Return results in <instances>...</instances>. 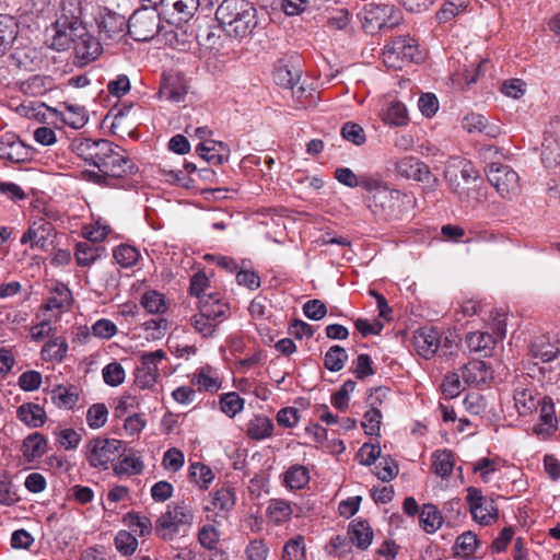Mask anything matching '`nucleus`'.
I'll return each mask as SVG.
<instances>
[{"instance_id": "nucleus-21", "label": "nucleus", "mask_w": 560, "mask_h": 560, "mask_svg": "<svg viewBox=\"0 0 560 560\" xmlns=\"http://www.w3.org/2000/svg\"><path fill=\"white\" fill-rule=\"evenodd\" d=\"M465 342L470 351L489 357L495 347V339L489 332L472 331L466 335Z\"/></svg>"}, {"instance_id": "nucleus-50", "label": "nucleus", "mask_w": 560, "mask_h": 560, "mask_svg": "<svg viewBox=\"0 0 560 560\" xmlns=\"http://www.w3.org/2000/svg\"><path fill=\"white\" fill-rule=\"evenodd\" d=\"M515 407L521 416H527L537 408L538 401L527 389H516L514 393Z\"/></svg>"}, {"instance_id": "nucleus-5", "label": "nucleus", "mask_w": 560, "mask_h": 560, "mask_svg": "<svg viewBox=\"0 0 560 560\" xmlns=\"http://www.w3.org/2000/svg\"><path fill=\"white\" fill-rule=\"evenodd\" d=\"M159 4L142 7L128 18V34L137 42H148L154 38L162 28Z\"/></svg>"}, {"instance_id": "nucleus-58", "label": "nucleus", "mask_w": 560, "mask_h": 560, "mask_svg": "<svg viewBox=\"0 0 560 560\" xmlns=\"http://www.w3.org/2000/svg\"><path fill=\"white\" fill-rule=\"evenodd\" d=\"M139 256L140 255L137 248L131 245H119L114 250V258L120 266L125 268L136 265Z\"/></svg>"}, {"instance_id": "nucleus-47", "label": "nucleus", "mask_w": 560, "mask_h": 560, "mask_svg": "<svg viewBox=\"0 0 560 560\" xmlns=\"http://www.w3.org/2000/svg\"><path fill=\"white\" fill-rule=\"evenodd\" d=\"M195 381L200 390L217 392L221 387L219 377L213 374V370L210 366L200 369L195 374Z\"/></svg>"}, {"instance_id": "nucleus-3", "label": "nucleus", "mask_w": 560, "mask_h": 560, "mask_svg": "<svg viewBox=\"0 0 560 560\" xmlns=\"http://www.w3.org/2000/svg\"><path fill=\"white\" fill-rule=\"evenodd\" d=\"M215 20L226 36L243 39L258 26L257 9L248 0H223L215 10Z\"/></svg>"}, {"instance_id": "nucleus-20", "label": "nucleus", "mask_w": 560, "mask_h": 560, "mask_svg": "<svg viewBox=\"0 0 560 560\" xmlns=\"http://www.w3.org/2000/svg\"><path fill=\"white\" fill-rule=\"evenodd\" d=\"M198 310L200 313L205 312V315H207L206 317L220 324L224 318H226L229 305L215 294H208L202 295L199 300Z\"/></svg>"}, {"instance_id": "nucleus-60", "label": "nucleus", "mask_w": 560, "mask_h": 560, "mask_svg": "<svg viewBox=\"0 0 560 560\" xmlns=\"http://www.w3.org/2000/svg\"><path fill=\"white\" fill-rule=\"evenodd\" d=\"M283 560H303L305 557L304 539L301 536L290 539L283 547Z\"/></svg>"}, {"instance_id": "nucleus-61", "label": "nucleus", "mask_w": 560, "mask_h": 560, "mask_svg": "<svg viewBox=\"0 0 560 560\" xmlns=\"http://www.w3.org/2000/svg\"><path fill=\"white\" fill-rule=\"evenodd\" d=\"M341 136L345 140L352 142L355 145H361L366 140L364 129L359 124L351 121L343 124L341 128Z\"/></svg>"}, {"instance_id": "nucleus-45", "label": "nucleus", "mask_w": 560, "mask_h": 560, "mask_svg": "<svg viewBox=\"0 0 560 560\" xmlns=\"http://www.w3.org/2000/svg\"><path fill=\"white\" fill-rule=\"evenodd\" d=\"M383 121L392 126H404L408 121L406 106L400 102H392L383 114Z\"/></svg>"}, {"instance_id": "nucleus-40", "label": "nucleus", "mask_w": 560, "mask_h": 560, "mask_svg": "<svg viewBox=\"0 0 560 560\" xmlns=\"http://www.w3.org/2000/svg\"><path fill=\"white\" fill-rule=\"evenodd\" d=\"M479 540L477 535L470 530H467L456 538L453 547L455 557H470L477 549Z\"/></svg>"}, {"instance_id": "nucleus-29", "label": "nucleus", "mask_w": 560, "mask_h": 560, "mask_svg": "<svg viewBox=\"0 0 560 560\" xmlns=\"http://www.w3.org/2000/svg\"><path fill=\"white\" fill-rule=\"evenodd\" d=\"M530 353L541 362H550L559 354V348L549 337L540 336L532 342Z\"/></svg>"}, {"instance_id": "nucleus-26", "label": "nucleus", "mask_w": 560, "mask_h": 560, "mask_svg": "<svg viewBox=\"0 0 560 560\" xmlns=\"http://www.w3.org/2000/svg\"><path fill=\"white\" fill-rule=\"evenodd\" d=\"M273 422L266 416L258 415L250 419L246 424V434L252 440L268 439L273 433Z\"/></svg>"}, {"instance_id": "nucleus-9", "label": "nucleus", "mask_w": 560, "mask_h": 560, "mask_svg": "<svg viewBox=\"0 0 560 560\" xmlns=\"http://www.w3.org/2000/svg\"><path fill=\"white\" fill-rule=\"evenodd\" d=\"M218 0H161L159 7L170 23L188 22L200 9L209 12Z\"/></svg>"}, {"instance_id": "nucleus-63", "label": "nucleus", "mask_w": 560, "mask_h": 560, "mask_svg": "<svg viewBox=\"0 0 560 560\" xmlns=\"http://www.w3.org/2000/svg\"><path fill=\"white\" fill-rule=\"evenodd\" d=\"M220 539V534L212 525H205L198 533L200 545L209 550H214Z\"/></svg>"}, {"instance_id": "nucleus-25", "label": "nucleus", "mask_w": 560, "mask_h": 560, "mask_svg": "<svg viewBox=\"0 0 560 560\" xmlns=\"http://www.w3.org/2000/svg\"><path fill=\"white\" fill-rule=\"evenodd\" d=\"M348 535L351 542L362 550L368 549L373 539V532L366 521H352Z\"/></svg>"}, {"instance_id": "nucleus-4", "label": "nucleus", "mask_w": 560, "mask_h": 560, "mask_svg": "<svg viewBox=\"0 0 560 560\" xmlns=\"http://www.w3.org/2000/svg\"><path fill=\"white\" fill-rule=\"evenodd\" d=\"M128 8L117 4V8L100 5L95 14V24L100 39L103 42L117 40L128 31Z\"/></svg>"}, {"instance_id": "nucleus-30", "label": "nucleus", "mask_w": 560, "mask_h": 560, "mask_svg": "<svg viewBox=\"0 0 560 560\" xmlns=\"http://www.w3.org/2000/svg\"><path fill=\"white\" fill-rule=\"evenodd\" d=\"M467 502L474 518L480 524L488 525L495 520L494 514L482 513V501L485 500L479 489L470 487L467 489Z\"/></svg>"}, {"instance_id": "nucleus-33", "label": "nucleus", "mask_w": 560, "mask_h": 560, "mask_svg": "<svg viewBox=\"0 0 560 560\" xmlns=\"http://www.w3.org/2000/svg\"><path fill=\"white\" fill-rule=\"evenodd\" d=\"M236 503L234 489L229 486H222L211 493L212 510L230 512Z\"/></svg>"}, {"instance_id": "nucleus-18", "label": "nucleus", "mask_w": 560, "mask_h": 560, "mask_svg": "<svg viewBox=\"0 0 560 560\" xmlns=\"http://www.w3.org/2000/svg\"><path fill=\"white\" fill-rule=\"evenodd\" d=\"M0 159L21 163L28 159L27 147L14 133H5L0 138Z\"/></svg>"}, {"instance_id": "nucleus-54", "label": "nucleus", "mask_w": 560, "mask_h": 560, "mask_svg": "<svg viewBox=\"0 0 560 560\" xmlns=\"http://www.w3.org/2000/svg\"><path fill=\"white\" fill-rule=\"evenodd\" d=\"M382 412L378 408H370L365 411L363 416V421L361 422V427L363 428L365 434L368 435H380L381 423H382Z\"/></svg>"}, {"instance_id": "nucleus-6", "label": "nucleus", "mask_w": 560, "mask_h": 560, "mask_svg": "<svg viewBox=\"0 0 560 560\" xmlns=\"http://www.w3.org/2000/svg\"><path fill=\"white\" fill-rule=\"evenodd\" d=\"M194 520L189 504L182 501L174 505H167V510L156 521L154 530L164 540H172L182 526H190Z\"/></svg>"}, {"instance_id": "nucleus-11", "label": "nucleus", "mask_w": 560, "mask_h": 560, "mask_svg": "<svg viewBox=\"0 0 560 560\" xmlns=\"http://www.w3.org/2000/svg\"><path fill=\"white\" fill-rule=\"evenodd\" d=\"M121 441L95 438L88 445L86 459L94 468L107 469L108 464L120 456Z\"/></svg>"}, {"instance_id": "nucleus-2", "label": "nucleus", "mask_w": 560, "mask_h": 560, "mask_svg": "<svg viewBox=\"0 0 560 560\" xmlns=\"http://www.w3.org/2000/svg\"><path fill=\"white\" fill-rule=\"evenodd\" d=\"M362 184L363 189L370 194L366 199L369 209L384 221L400 219L407 208L416 201L412 195L389 188L378 177L365 179Z\"/></svg>"}, {"instance_id": "nucleus-14", "label": "nucleus", "mask_w": 560, "mask_h": 560, "mask_svg": "<svg viewBox=\"0 0 560 560\" xmlns=\"http://www.w3.org/2000/svg\"><path fill=\"white\" fill-rule=\"evenodd\" d=\"M81 25V21L78 16L72 14V19L68 20L58 19L55 23V34L51 36L49 47L57 50L63 51L70 48V46L75 43L77 34L79 31H74V28H79Z\"/></svg>"}, {"instance_id": "nucleus-12", "label": "nucleus", "mask_w": 560, "mask_h": 560, "mask_svg": "<svg viewBox=\"0 0 560 560\" xmlns=\"http://www.w3.org/2000/svg\"><path fill=\"white\" fill-rule=\"evenodd\" d=\"M165 358L166 353L161 349L142 353L141 363L135 371V384L142 389L153 387L159 377V363Z\"/></svg>"}, {"instance_id": "nucleus-16", "label": "nucleus", "mask_w": 560, "mask_h": 560, "mask_svg": "<svg viewBox=\"0 0 560 560\" xmlns=\"http://www.w3.org/2000/svg\"><path fill=\"white\" fill-rule=\"evenodd\" d=\"M396 171L402 177L428 183L432 187L436 186L438 178L430 172L429 166L415 156H405L396 163Z\"/></svg>"}, {"instance_id": "nucleus-49", "label": "nucleus", "mask_w": 560, "mask_h": 560, "mask_svg": "<svg viewBox=\"0 0 560 560\" xmlns=\"http://www.w3.org/2000/svg\"><path fill=\"white\" fill-rule=\"evenodd\" d=\"M206 316L207 315H205V312H198L197 314L190 317V324L198 334H200L205 338H209L214 335L219 324L218 322H213L212 319Z\"/></svg>"}, {"instance_id": "nucleus-8", "label": "nucleus", "mask_w": 560, "mask_h": 560, "mask_svg": "<svg viewBox=\"0 0 560 560\" xmlns=\"http://www.w3.org/2000/svg\"><path fill=\"white\" fill-rule=\"evenodd\" d=\"M401 19L400 11L392 4L370 3L361 13L363 28L370 34L393 28L400 23Z\"/></svg>"}, {"instance_id": "nucleus-41", "label": "nucleus", "mask_w": 560, "mask_h": 560, "mask_svg": "<svg viewBox=\"0 0 560 560\" xmlns=\"http://www.w3.org/2000/svg\"><path fill=\"white\" fill-rule=\"evenodd\" d=\"M347 360V351L342 347L335 345L330 347L325 353L324 365L331 372H338L343 369Z\"/></svg>"}, {"instance_id": "nucleus-36", "label": "nucleus", "mask_w": 560, "mask_h": 560, "mask_svg": "<svg viewBox=\"0 0 560 560\" xmlns=\"http://www.w3.org/2000/svg\"><path fill=\"white\" fill-rule=\"evenodd\" d=\"M68 352L67 340L62 337L47 341L42 348V358L45 361L61 362Z\"/></svg>"}, {"instance_id": "nucleus-37", "label": "nucleus", "mask_w": 560, "mask_h": 560, "mask_svg": "<svg viewBox=\"0 0 560 560\" xmlns=\"http://www.w3.org/2000/svg\"><path fill=\"white\" fill-rule=\"evenodd\" d=\"M293 508L283 499H272L267 508V515L275 524H282L291 518Z\"/></svg>"}, {"instance_id": "nucleus-52", "label": "nucleus", "mask_w": 560, "mask_h": 560, "mask_svg": "<svg viewBox=\"0 0 560 560\" xmlns=\"http://www.w3.org/2000/svg\"><path fill=\"white\" fill-rule=\"evenodd\" d=\"M143 470V463L139 457L133 455L125 456L117 465L114 466V472L117 476L138 475Z\"/></svg>"}, {"instance_id": "nucleus-24", "label": "nucleus", "mask_w": 560, "mask_h": 560, "mask_svg": "<svg viewBox=\"0 0 560 560\" xmlns=\"http://www.w3.org/2000/svg\"><path fill=\"white\" fill-rule=\"evenodd\" d=\"M462 377L467 384L479 386L491 378V373L483 361L476 360L464 366Z\"/></svg>"}, {"instance_id": "nucleus-48", "label": "nucleus", "mask_w": 560, "mask_h": 560, "mask_svg": "<svg viewBox=\"0 0 560 560\" xmlns=\"http://www.w3.org/2000/svg\"><path fill=\"white\" fill-rule=\"evenodd\" d=\"M221 411L233 418L244 408V399L235 392L223 394L220 397Z\"/></svg>"}, {"instance_id": "nucleus-57", "label": "nucleus", "mask_w": 560, "mask_h": 560, "mask_svg": "<svg viewBox=\"0 0 560 560\" xmlns=\"http://www.w3.org/2000/svg\"><path fill=\"white\" fill-rule=\"evenodd\" d=\"M108 417V409L104 404L92 405L86 412V422L91 429L102 428Z\"/></svg>"}, {"instance_id": "nucleus-53", "label": "nucleus", "mask_w": 560, "mask_h": 560, "mask_svg": "<svg viewBox=\"0 0 560 560\" xmlns=\"http://www.w3.org/2000/svg\"><path fill=\"white\" fill-rule=\"evenodd\" d=\"M190 477L192 481L199 488H208V486L212 482L214 475L212 470L205 464L194 463L189 467Z\"/></svg>"}, {"instance_id": "nucleus-56", "label": "nucleus", "mask_w": 560, "mask_h": 560, "mask_svg": "<svg viewBox=\"0 0 560 560\" xmlns=\"http://www.w3.org/2000/svg\"><path fill=\"white\" fill-rule=\"evenodd\" d=\"M374 176L370 175H363V176H357L352 170L348 167H338L335 171V178L342 185L354 188V187H362L363 188V182L365 179H373Z\"/></svg>"}, {"instance_id": "nucleus-13", "label": "nucleus", "mask_w": 560, "mask_h": 560, "mask_svg": "<svg viewBox=\"0 0 560 560\" xmlns=\"http://www.w3.org/2000/svg\"><path fill=\"white\" fill-rule=\"evenodd\" d=\"M74 31H79L73 47L75 59L80 66H84L95 60L102 54V39L90 34L82 24L79 28H74Z\"/></svg>"}, {"instance_id": "nucleus-64", "label": "nucleus", "mask_w": 560, "mask_h": 560, "mask_svg": "<svg viewBox=\"0 0 560 560\" xmlns=\"http://www.w3.org/2000/svg\"><path fill=\"white\" fill-rule=\"evenodd\" d=\"M304 315L312 320H320L327 314V307L320 300L314 299L303 305Z\"/></svg>"}, {"instance_id": "nucleus-17", "label": "nucleus", "mask_w": 560, "mask_h": 560, "mask_svg": "<svg viewBox=\"0 0 560 560\" xmlns=\"http://www.w3.org/2000/svg\"><path fill=\"white\" fill-rule=\"evenodd\" d=\"M442 338L440 332L433 327H423L413 335V346L417 353L425 360L434 357L441 347Z\"/></svg>"}, {"instance_id": "nucleus-44", "label": "nucleus", "mask_w": 560, "mask_h": 560, "mask_svg": "<svg viewBox=\"0 0 560 560\" xmlns=\"http://www.w3.org/2000/svg\"><path fill=\"white\" fill-rule=\"evenodd\" d=\"M541 145L542 162L548 166L552 164H560V141H558L549 132H547Z\"/></svg>"}, {"instance_id": "nucleus-15", "label": "nucleus", "mask_w": 560, "mask_h": 560, "mask_svg": "<svg viewBox=\"0 0 560 560\" xmlns=\"http://www.w3.org/2000/svg\"><path fill=\"white\" fill-rule=\"evenodd\" d=\"M188 93V84L184 73L171 71L163 74L160 84L159 95L174 103H182Z\"/></svg>"}, {"instance_id": "nucleus-7", "label": "nucleus", "mask_w": 560, "mask_h": 560, "mask_svg": "<svg viewBox=\"0 0 560 560\" xmlns=\"http://www.w3.org/2000/svg\"><path fill=\"white\" fill-rule=\"evenodd\" d=\"M421 59L417 40L408 35L395 37L383 50L384 65L393 69H401L405 63L418 62Z\"/></svg>"}, {"instance_id": "nucleus-1", "label": "nucleus", "mask_w": 560, "mask_h": 560, "mask_svg": "<svg viewBox=\"0 0 560 560\" xmlns=\"http://www.w3.org/2000/svg\"><path fill=\"white\" fill-rule=\"evenodd\" d=\"M71 147L80 159L97 168L82 173L93 184L116 187L118 179L137 171L126 151L107 139L79 138L72 141Z\"/></svg>"}, {"instance_id": "nucleus-51", "label": "nucleus", "mask_w": 560, "mask_h": 560, "mask_svg": "<svg viewBox=\"0 0 560 560\" xmlns=\"http://www.w3.org/2000/svg\"><path fill=\"white\" fill-rule=\"evenodd\" d=\"M124 523L139 536H145L152 530L151 520L147 516H140L133 512H129L124 517Z\"/></svg>"}, {"instance_id": "nucleus-46", "label": "nucleus", "mask_w": 560, "mask_h": 560, "mask_svg": "<svg viewBox=\"0 0 560 560\" xmlns=\"http://www.w3.org/2000/svg\"><path fill=\"white\" fill-rule=\"evenodd\" d=\"M141 305L151 314H163L167 310V304L163 294L156 291H149L143 294Z\"/></svg>"}, {"instance_id": "nucleus-22", "label": "nucleus", "mask_w": 560, "mask_h": 560, "mask_svg": "<svg viewBox=\"0 0 560 560\" xmlns=\"http://www.w3.org/2000/svg\"><path fill=\"white\" fill-rule=\"evenodd\" d=\"M197 152L208 163L221 165L229 158V151L222 142L205 141L197 147Z\"/></svg>"}, {"instance_id": "nucleus-38", "label": "nucleus", "mask_w": 560, "mask_h": 560, "mask_svg": "<svg viewBox=\"0 0 560 560\" xmlns=\"http://www.w3.org/2000/svg\"><path fill=\"white\" fill-rule=\"evenodd\" d=\"M16 23L12 16L0 15V56L3 55L16 38Z\"/></svg>"}, {"instance_id": "nucleus-62", "label": "nucleus", "mask_w": 560, "mask_h": 560, "mask_svg": "<svg viewBox=\"0 0 560 560\" xmlns=\"http://www.w3.org/2000/svg\"><path fill=\"white\" fill-rule=\"evenodd\" d=\"M398 474V465L396 462L392 458H383L376 466H375V475L376 477L384 481H390L394 479Z\"/></svg>"}, {"instance_id": "nucleus-23", "label": "nucleus", "mask_w": 560, "mask_h": 560, "mask_svg": "<svg viewBox=\"0 0 560 560\" xmlns=\"http://www.w3.org/2000/svg\"><path fill=\"white\" fill-rule=\"evenodd\" d=\"M16 416L30 428H39L47 419L44 408L34 402L21 405L16 410Z\"/></svg>"}, {"instance_id": "nucleus-32", "label": "nucleus", "mask_w": 560, "mask_h": 560, "mask_svg": "<svg viewBox=\"0 0 560 560\" xmlns=\"http://www.w3.org/2000/svg\"><path fill=\"white\" fill-rule=\"evenodd\" d=\"M50 399L58 408L72 409L79 400V393L74 386H57L50 393Z\"/></svg>"}, {"instance_id": "nucleus-42", "label": "nucleus", "mask_w": 560, "mask_h": 560, "mask_svg": "<svg viewBox=\"0 0 560 560\" xmlns=\"http://www.w3.org/2000/svg\"><path fill=\"white\" fill-rule=\"evenodd\" d=\"M432 458V469L438 476L447 477L451 475L454 467V459L451 451H436L433 453Z\"/></svg>"}, {"instance_id": "nucleus-59", "label": "nucleus", "mask_w": 560, "mask_h": 560, "mask_svg": "<svg viewBox=\"0 0 560 560\" xmlns=\"http://www.w3.org/2000/svg\"><path fill=\"white\" fill-rule=\"evenodd\" d=\"M102 374L104 382L112 387L120 385L126 376L124 368L118 362H112L105 365Z\"/></svg>"}, {"instance_id": "nucleus-31", "label": "nucleus", "mask_w": 560, "mask_h": 560, "mask_svg": "<svg viewBox=\"0 0 560 560\" xmlns=\"http://www.w3.org/2000/svg\"><path fill=\"white\" fill-rule=\"evenodd\" d=\"M540 423L534 428V432L538 435H550L557 429V417L555 415L553 404L549 401H542L540 408Z\"/></svg>"}, {"instance_id": "nucleus-39", "label": "nucleus", "mask_w": 560, "mask_h": 560, "mask_svg": "<svg viewBox=\"0 0 560 560\" xmlns=\"http://www.w3.org/2000/svg\"><path fill=\"white\" fill-rule=\"evenodd\" d=\"M443 523V517L438 510V508L433 504H424L420 512V524L422 528L432 534L436 532Z\"/></svg>"}, {"instance_id": "nucleus-10", "label": "nucleus", "mask_w": 560, "mask_h": 560, "mask_svg": "<svg viewBox=\"0 0 560 560\" xmlns=\"http://www.w3.org/2000/svg\"><path fill=\"white\" fill-rule=\"evenodd\" d=\"M486 173L490 184L503 198H513L520 194V176L509 165L491 163Z\"/></svg>"}, {"instance_id": "nucleus-34", "label": "nucleus", "mask_w": 560, "mask_h": 560, "mask_svg": "<svg viewBox=\"0 0 560 560\" xmlns=\"http://www.w3.org/2000/svg\"><path fill=\"white\" fill-rule=\"evenodd\" d=\"M104 252L100 245L90 242H79L75 246V259L79 266L86 267L95 262Z\"/></svg>"}, {"instance_id": "nucleus-35", "label": "nucleus", "mask_w": 560, "mask_h": 560, "mask_svg": "<svg viewBox=\"0 0 560 560\" xmlns=\"http://www.w3.org/2000/svg\"><path fill=\"white\" fill-rule=\"evenodd\" d=\"M310 471L303 465H292L284 472V483L291 490H300L310 482Z\"/></svg>"}, {"instance_id": "nucleus-55", "label": "nucleus", "mask_w": 560, "mask_h": 560, "mask_svg": "<svg viewBox=\"0 0 560 560\" xmlns=\"http://www.w3.org/2000/svg\"><path fill=\"white\" fill-rule=\"evenodd\" d=\"M115 547L121 556H131L138 547L137 538L127 530H119L115 536Z\"/></svg>"}, {"instance_id": "nucleus-28", "label": "nucleus", "mask_w": 560, "mask_h": 560, "mask_svg": "<svg viewBox=\"0 0 560 560\" xmlns=\"http://www.w3.org/2000/svg\"><path fill=\"white\" fill-rule=\"evenodd\" d=\"M276 84L293 90L301 78V70L293 63H282L276 67L273 73Z\"/></svg>"}, {"instance_id": "nucleus-27", "label": "nucleus", "mask_w": 560, "mask_h": 560, "mask_svg": "<svg viewBox=\"0 0 560 560\" xmlns=\"http://www.w3.org/2000/svg\"><path fill=\"white\" fill-rule=\"evenodd\" d=\"M47 452V440L38 432L27 435L22 444L23 456L27 462L42 457Z\"/></svg>"}, {"instance_id": "nucleus-19", "label": "nucleus", "mask_w": 560, "mask_h": 560, "mask_svg": "<svg viewBox=\"0 0 560 560\" xmlns=\"http://www.w3.org/2000/svg\"><path fill=\"white\" fill-rule=\"evenodd\" d=\"M52 231V224L46 221L45 219L39 218L31 222L27 231L23 234L21 238V243H30L32 248H45Z\"/></svg>"}, {"instance_id": "nucleus-43", "label": "nucleus", "mask_w": 560, "mask_h": 560, "mask_svg": "<svg viewBox=\"0 0 560 560\" xmlns=\"http://www.w3.org/2000/svg\"><path fill=\"white\" fill-rule=\"evenodd\" d=\"M469 4V0H446L438 11L436 19L440 23H445L459 13L465 12Z\"/></svg>"}]
</instances>
